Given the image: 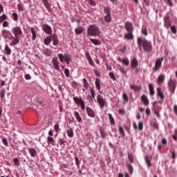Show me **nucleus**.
I'll return each instance as SVG.
<instances>
[{"label": "nucleus", "mask_w": 177, "mask_h": 177, "mask_svg": "<svg viewBox=\"0 0 177 177\" xmlns=\"http://www.w3.org/2000/svg\"><path fill=\"white\" fill-rule=\"evenodd\" d=\"M11 31L15 36H11L9 37V39L12 41L10 44V46H15V45H17V44L20 42V37H19V35H22L23 31L21 30V28L20 26L12 28Z\"/></svg>", "instance_id": "f257e3e1"}, {"label": "nucleus", "mask_w": 177, "mask_h": 177, "mask_svg": "<svg viewBox=\"0 0 177 177\" xmlns=\"http://www.w3.org/2000/svg\"><path fill=\"white\" fill-rule=\"evenodd\" d=\"M137 44L140 49H142V48H143L144 52H147V53H149V52H151V50H153L151 42L145 38L138 37Z\"/></svg>", "instance_id": "f03ea898"}, {"label": "nucleus", "mask_w": 177, "mask_h": 177, "mask_svg": "<svg viewBox=\"0 0 177 177\" xmlns=\"http://www.w3.org/2000/svg\"><path fill=\"white\" fill-rule=\"evenodd\" d=\"M88 37H98L100 35V28L96 25H91L87 29Z\"/></svg>", "instance_id": "7ed1b4c3"}, {"label": "nucleus", "mask_w": 177, "mask_h": 177, "mask_svg": "<svg viewBox=\"0 0 177 177\" xmlns=\"http://www.w3.org/2000/svg\"><path fill=\"white\" fill-rule=\"evenodd\" d=\"M128 158L129 162L127 163V168L129 169L130 175H132V174H133V166L132 165V164H133V160H135V156L132 153H128Z\"/></svg>", "instance_id": "20e7f679"}, {"label": "nucleus", "mask_w": 177, "mask_h": 177, "mask_svg": "<svg viewBox=\"0 0 177 177\" xmlns=\"http://www.w3.org/2000/svg\"><path fill=\"white\" fill-rule=\"evenodd\" d=\"M58 57L59 59V62H61V63H65L68 65L70 64V62H71V56H70V55L68 54H65L63 55L62 53L58 54Z\"/></svg>", "instance_id": "39448f33"}, {"label": "nucleus", "mask_w": 177, "mask_h": 177, "mask_svg": "<svg viewBox=\"0 0 177 177\" xmlns=\"http://www.w3.org/2000/svg\"><path fill=\"white\" fill-rule=\"evenodd\" d=\"M168 89L170 93H175V89H176V81L174 79H170L168 82Z\"/></svg>", "instance_id": "423d86ee"}, {"label": "nucleus", "mask_w": 177, "mask_h": 177, "mask_svg": "<svg viewBox=\"0 0 177 177\" xmlns=\"http://www.w3.org/2000/svg\"><path fill=\"white\" fill-rule=\"evenodd\" d=\"M104 13L106 15L104 16V20L106 23H110V21H111V12L110 11V8L104 7Z\"/></svg>", "instance_id": "0eeeda50"}, {"label": "nucleus", "mask_w": 177, "mask_h": 177, "mask_svg": "<svg viewBox=\"0 0 177 177\" xmlns=\"http://www.w3.org/2000/svg\"><path fill=\"white\" fill-rule=\"evenodd\" d=\"M97 102L98 104H100L101 109H103L104 106H106V99H104L101 95L97 96Z\"/></svg>", "instance_id": "6e6552de"}, {"label": "nucleus", "mask_w": 177, "mask_h": 177, "mask_svg": "<svg viewBox=\"0 0 177 177\" xmlns=\"http://www.w3.org/2000/svg\"><path fill=\"white\" fill-rule=\"evenodd\" d=\"M163 60H164V58L156 59L155 62V67L153 68V71H158V70H160Z\"/></svg>", "instance_id": "1a4fd4ad"}, {"label": "nucleus", "mask_w": 177, "mask_h": 177, "mask_svg": "<svg viewBox=\"0 0 177 177\" xmlns=\"http://www.w3.org/2000/svg\"><path fill=\"white\" fill-rule=\"evenodd\" d=\"M42 30L43 31H44V32L46 34H47L48 35H50V34H52V27H50L49 25L48 24H43L42 26Z\"/></svg>", "instance_id": "9d476101"}, {"label": "nucleus", "mask_w": 177, "mask_h": 177, "mask_svg": "<svg viewBox=\"0 0 177 177\" xmlns=\"http://www.w3.org/2000/svg\"><path fill=\"white\" fill-rule=\"evenodd\" d=\"M163 20L165 21V27H171V19H169V15L167 14L166 16L164 17Z\"/></svg>", "instance_id": "9b49d317"}, {"label": "nucleus", "mask_w": 177, "mask_h": 177, "mask_svg": "<svg viewBox=\"0 0 177 177\" xmlns=\"http://www.w3.org/2000/svg\"><path fill=\"white\" fill-rule=\"evenodd\" d=\"M52 63L53 64V67L54 68H55V70H60L59 66V60H57V57H53L52 59Z\"/></svg>", "instance_id": "f8f14e48"}, {"label": "nucleus", "mask_w": 177, "mask_h": 177, "mask_svg": "<svg viewBox=\"0 0 177 177\" xmlns=\"http://www.w3.org/2000/svg\"><path fill=\"white\" fill-rule=\"evenodd\" d=\"M51 41H53V45L55 46L59 45V39L57 38V35L55 34L51 35Z\"/></svg>", "instance_id": "ddd939ff"}, {"label": "nucleus", "mask_w": 177, "mask_h": 177, "mask_svg": "<svg viewBox=\"0 0 177 177\" xmlns=\"http://www.w3.org/2000/svg\"><path fill=\"white\" fill-rule=\"evenodd\" d=\"M125 29L128 32H132L133 31V28L132 27V23L131 22H126L124 24Z\"/></svg>", "instance_id": "4468645a"}, {"label": "nucleus", "mask_w": 177, "mask_h": 177, "mask_svg": "<svg viewBox=\"0 0 177 177\" xmlns=\"http://www.w3.org/2000/svg\"><path fill=\"white\" fill-rule=\"evenodd\" d=\"M86 113L88 117H91V118H95V111H93V109H91L89 106L86 107Z\"/></svg>", "instance_id": "2eb2a0df"}, {"label": "nucleus", "mask_w": 177, "mask_h": 177, "mask_svg": "<svg viewBox=\"0 0 177 177\" xmlns=\"http://www.w3.org/2000/svg\"><path fill=\"white\" fill-rule=\"evenodd\" d=\"M133 127L134 129H139V131H143V122H138V125L134 122L133 124Z\"/></svg>", "instance_id": "dca6fc26"}, {"label": "nucleus", "mask_w": 177, "mask_h": 177, "mask_svg": "<svg viewBox=\"0 0 177 177\" xmlns=\"http://www.w3.org/2000/svg\"><path fill=\"white\" fill-rule=\"evenodd\" d=\"M139 66V62L136 58L133 59L131 61V68H136Z\"/></svg>", "instance_id": "f3484780"}, {"label": "nucleus", "mask_w": 177, "mask_h": 177, "mask_svg": "<svg viewBox=\"0 0 177 177\" xmlns=\"http://www.w3.org/2000/svg\"><path fill=\"white\" fill-rule=\"evenodd\" d=\"M141 100L144 103L145 106H149L150 102L147 96H146L145 95H142L141 96Z\"/></svg>", "instance_id": "a211bd4d"}, {"label": "nucleus", "mask_w": 177, "mask_h": 177, "mask_svg": "<svg viewBox=\"0 0 177 177\" xmlns=\"http://www.w3.org/2000/svg\"><path fill=\"white\" fill-rule=\"evenodd\" d=\"M148 87L149 89V95L151 96H154V94L156 93V92L154 91V86L153 85V84L149 83L148 84Z\"/></svg>", "instance_id": "6ab92c4d"}, {"label": "nucleus", "mask_w": 177, "mask_h": 177, "mask_svg": "<svg viewBox=\"0 0 177 177\" xmlns=\"http://www.w3.org/2000/svg\"><path fill=\"white\" fill-rule=\"evenodd\" d=\"M156 91L158 93V96L160 98L161 100H164V93H162V91H161V88L158 87L156 88Z\"/></svg>", "instance_id": "aec40b11"}, {"label": "nucleus", "mask_w": 177, "mask_h": 177, "mask_svg": "<svg viewBox=\"0 0 177 177\" xmlns=\"http://www.w3.org/2000/svg\"><path fill=\"white\" fill-rule=\"evenodd\" d=\"M47 143L48 146L51 145L52 146H55V139L53 137L48 136L47 137Z\"/></svg>", "instance_id": "412c9836"}, {"label": "nucleus", "mask_w": 177, "mask_h": 177, "mask_svg": "<svg viewBox=\"0 0 177 177\" xmlns=\"http://www.w3.org/2000/svg\"><path fill=\"white\" fill-rule=\"evenodd\" d=\"M165 80V75H164L163 74H160L157 79L158 84H162V82H164Z\"/></svg>", "instance_id": "4be33fe9"}, {"label": "nucleus", "mask_w": 177, "mask_h": 177, "mask_svg": "<svg viewBox=\"0 0 177 177\" xmlns=\"http://www.w3.org/2000/svg\"><path fill=\"white\" fill-rule=\"evenodd\" d=\"M50 42H52V35L46 37L44 40V43L45 45H49Z\"/></svg>", "instance_id": "5701e85b"}, {"label": "nucleus", "mask_w": 177, "mask_h": 177, "mask_svg": "<svg viewBox=\"0 0 177 177\" xmlns=\"http://www.w3.org/2000/svg\"><path fill=\"white\" fill-rule=\"evenodd\" d=\"M42 2L44 3V6H45L46 9L47 10H50V4L49 3V0H42Z\"/></svg>", "instance_id": "b1692460"}, {"label": "nucleus", "mask_w": 177, "mask_h": 177, "mask_svg": "<svg viewBox=\"0 0 177 177\" xmlns=\"http://www.w3.org/2000/svg\"><path fill=\"white\" fill-rule=\"evenodd\" d=\"M28 151L31 157H37V151L34 148H29Z\"/></svg>", "instance_id": "393cba45"}, {"label": "nucleus", "mask_w": 177, "mask_h": 177, "mask_svg": "<svg viewBox=\"0 0 177 177\" xmlns=\"http://www.w3.org/2000/svg\"><path fill=\"white\" fill-rule=\"evenodd\" d=\"M1 34L3 37V38H8L9 35H11L12 34L9 30H3L1 32Z\"/></svg>", "instance_id": "a878e982"}, {"label": "nucleus", "mask_w": 177, "mask_h": 177, "mask_svg": "<svg viewBox=\"0 0 177 177\" xmlns=\"http://www.w3.org/2000/svg\"><path fill=\"white\" fill-rule=\"evenodd\" d=\"M75 32L77 35L82 34V32H84V27L80 26V27L76 28L75 29Z\"/></svg>", "instance_id": "bb28decb"}, {"label": "nucleus", "mask_w": 177, "mask_h": 177, "mask_svg": "<svg viewBox=\"0 0 177 177\" xmlns=\"http://www.w3.org/2000/svg\"><path fill=\"white\" fill-rule=\"evenodd\" d=\"M30 31L32 33V39L33 41H35L37 39V32H35V29L34 28H30Z\"/></svg>", "instance_id": "cd10ccee"}, {"label": "nucleus", "mask_w": 177, "mask_h": 177, "mask_svg": "<svg viewBox=\"0 0 177 177\" xmlns=\"http://www.w3.org/2000/svg\"><path fill=\"white\" fill-rule=\"evenodd\" d=\"M95 84L97 91L100 92V93H102V91H100V80H99V78H97L95 80Z\"/></svg>", "instance_id": "c85d7f7f"}, {"label": "nucleus", "mask_w": 177, "mask_h": 177, "mask_svg": "<svg viewBox=\"0 0 177 177\" xmlns=\"http://www.w3.org/2000/svg\"><path fill=\"white\" fill-rule=\"evenodd\" d=\"M99 131H100L102 139H105L106 138V133L104 131V129L103 127H100Z\"/></svg>", "instance_id": "c756f323"}, {"label": "nucleus", "mask_w": 177, "mask_h": 177, "mask_svg": "<svg viewBox=\"0 0 177 177\" xmlns=\"http://www.w3.org/2000/svg\"><path fill=\"white\" fill-rule=\"evenodd\" d=\"M74 115L78 122H81L82 121V118H81V115H80V113H78V111H75Z\"/></svg>", "instance_id": "7c9ffc66"}, {"label": "nucleus", "mask_w": 177, "mask_h": 177, "mask_svg": "<svg viewBox=\"0 0 177 177\" xmlns=\"http://www.w3.org/2000/svg\"><path fill=\"white\" fill-rule=\"evenodd\" d=\"M125 39H133V35L132 32H129L127 34L124 35Z\"/></svg>", "instance_id": "2f4dec72"}, {"label": "nucleus", "mask_w": 177, "mask_h": 177, "mask_svg": "<svg viewBox=\"0 0 177 177\" xmlns=\"http://www.w3.org/2000/svg\"><path fill=\"white\" fill-rule=\"evenodd\" d=\"M5 50H6V55H8V56H10L12 55V49L9 48V46L8 44L5 46Z\"/></svg>", "instance_id": "473e14b6"}, {"label": "nucleus", "mask_w": 177, "mask_h": 177, "mask_svg": "<svg viewBox=\"0 0 177 177\" xmlns=\"http://www.w3.org/2000/svg\"><path fill=\"white\" fill-rule=\"evenodd\" d=\"M91 42H92V44H93V45H100L102 44V42H100V40L99 39H90Z\"/></svg>", "instance_id": "72a5a7b5"}, {"label": "nucleus", "mask_w": 177, "mask_h": 177, "mask_svg": "<svg viewBox=\"0 0 177 177\" xmlns=\"http://www.w3.org/2000/svg\"><path fill=\"white\" fill-rule=\"evenodd\" d=\"M131 89H133V91H140V86L135 85V84H131L130 86Z\"/></svg>", "instance_id": "f704fd0d"}, {"label": "nucleus", "mask_w": 177, "mask_h": 177, "mask_svg": "<svg viewBox=\"0 0 177 177\" xmlns=\"http://www.w3.org/2000/svg\"><path fill=\"white\" fill-rule=\"evenodd\" d=\"M73 101L76 104H77V106H80L81 102H84L81 98H78V97H73Z\"/></svg>", "instance_id": "c9c22d12"}, {"label": "nucleus", "mask_w": 177, "mask_h": 177, "mask_svg": "<svg viewBox=\"0 0 177 177\" xmlns=\"http://www.w3.org/2000/svg\"><path fill=\"white\" fill-rule=\"evenodd\" d=\"M67 135L68 138H73L74 136V131H73V129H69L67 130Z\"/></svg>", "instance_id": "e433bc0d"}, {"label": "nucleus", "mask_w": 177, "mask_h": 177, "mask_svg": "<svg viewBox=\"0 0 177 177\" xmlns=\"http://www.w3.org/2000/svg\"><path fill=\"white\" fill-rule=\"evenodd\" d=\"M151 160V158H150V156H145V161L148 167H151V162H150Z\"/></svg>", "instance_id": "4c0bfd02"}, {"label": "nucleus", "mask_w": 177, "mask_h": 177, "mask_svg": "<svg viewBox=\"0 0 177 177\" xmlns=\"http://www.w3.org/2000/svg\"><path fill=\"white\" fill-rule=\"evenodd\" d=\"M83 86L85 89H88V88H89V83H88V81L85 78L83 79Z\"/></svg>", "instance_id": "58836bf2"}, {"label": "nucleus", "mask_w": 177, "mask_h": 177, "mask_svg": "<svg viewBox=\"0 0 177 177\" xmlns=\"http://www.w3.org/2000/svg\"><path fill=\"white\" fill-rule=\"evenodd\" d=\"M90 92H91V97H90V99L91 100H92V99H95V88H93V87H91L90 88Z\"/></svg>", "instance_id": "ea45409f"}, {"label": "nucleus", "mask_w": 177, "mask_h": 177, "mask_svg": "<svg viewBox=\"0 0 177 177\" xmlns=\"http://www.w3.org/2000/svg\"><path fill=\"white\" fill-rule=\"evenodd\" d=\"M119 132L122 138H125V131H124V128H122V127H119Z\"/></svg>", "instance_id": "a19ab883"}, {"label": "nucleus", "mask_w": 177, "mask_h": 177, "mask_svg": "<svg viewBox=\"0 0 177 177\" xmlns=\"http://www.w3.org/2000/svg\"><path fill=\"white\" fill-rule=\"evenodd\" d=\"M109 118L111 124L112 125H114V124H115L114 118H113V115L111 113H109Z\"/></svg>", "instance_id": "79ce46f5"}, {"label": "nucleus", "mask_w": 177, "mask_h": 177, "mask_svg": "<svg viewBox=\"0 0 177 177\" xmlns=\"http://www.w3.org/2000/svg\"><path fill=\"white\" fill-rule=\"evenodd\" d=\"M44 53L46 56H50V55H52V51L49 49H46L44 50Z\"/></svg>", "instance_id": "37998d69"}, {"label": "nucleus", "mask_w": 177, "mask_h": 177, "mask_svg": "<svg viewBox=\"0 0 177 177\" xmlns=\"http://www.w3.org/2000/svg\"><path fill=\"white\" fill-rule=\"evenodd\" d=\"M19 12H24V6H22L21 3H19L17 6Z\"/></svg>", "instance_id": "c03bdc74"}, {"label": "nucleus", "mask_w": 177, "mask_h": 177, "mask_svg": "<svg viewBox=\"0 0 177 177\" xmlns=\"http://www.w3.org/2000/svg\"><path fill=\"white\" fill-rule=\"evenodd\" d=\"M6 93V91L4 88H3L0 92V97L1 99H3V97H5Z\"/></svg>", "instance_id": "a18cd8bd"}, {"label": "nucleus", "mask_w": 177, "mask_h": 177, "mask_svg": "<svg viewBox=\"0 0 177 177\" xmlns=\"http://www.w3.org/2000/svg\"><path fill=\"white\" fill-rule=\"evenodd\" d=\"M109 77L113 81H115L117 79L115 78V75H114V73L113 72H111L109 73Z\"/></svg>", "instance_id": "49530a36"}, {"label": "nucleus", "mask_w": 177, "mask_h": 177, "mask_svg": "<svg viewBox=\"0 0 177 177\" xmlns=\"http://www.w3.org/2000/svg\"><path fill=\"white\" fill-rule=\"evenodd\" d=\"M75 165L77 167V168H80V164H81V162H80V159L78 158V156H76L75 158Z\"/></svg>", "instance_id": "de8ad7c7"}, {"label": "nucleus", "mask_w": 177, "mask_h": 177, "mask_svg": "<svg viewBox=\"0 0 177 177\" xmlns=\"http://www.w3.org/2000/svg\"><path fill=\"white\" fill-rule=\"evenodd\" d=\"M13 161L15 167H19V165H20V162H19V159L17 158H15Z\"/></svg>", "instance_id": "09e8293b"}, {"label": "nucleus", "mask_w": 177, "mask_h": 177, "mask_svg": "<svg viewBox=\"0 0 177 177\" xmlns=\"http://www.w3.org/2000/svg\"><path fill=\"white\" fill-rule=\"evenodd\" d=\"M170 30H171V32L173 33V34H176V32H177V30H176V26H171V28H170Z\"/></svg>", "instance_id": "8fccbe9b"}, {"label": "nucleus", "mask_w": 177, "mask_h": 177, "mask_svg": "<svg viewBox=\"0 0 177 177\" xmlns=\"http://www.w3.org/2000/svg\"><path fill=\"white\" fill-rule=\"evenodd\" d=\"M122 97L124 102H127V103H128L129 101V98H128V95L125 93H123L122 95Z\"/></svg>", "instance_id": "3c124183"}, {"label": "nucleus", "mask_w": 177, "mask_h": 177, "mask_svg": "<svg viewBox=\"0 0 177 177\" xmlns=\"http://www.w3.org/2000/svg\"><path fill=\"white\" fill-rule=\"evenodd\" d=\"M12 18H13V20H15V21H17V20H19V16L17 15V13L16 12L12 13Z\"/></svg>", "instance_id": "603ef678"}, {"label": "nucleus", "mask_w": 177, "mask_h": 177, "mask_svg": "<svg viewBox=\"0 0 177 177\" xmlns=\"http://www.w3.org/2000/svg\"><path fill=\"white\" fill-rule=\"evenodd\" d=\"M142 34H143V35H145V37H147L148 33H147V29L146 28H142Z\"/></svg>", "instance_id": "864d4df0"}, {"label": "nucleus", "mask_w": 177, "mask_h": 177, "mask_svg": "<svg viewBox=\"0 0 177 177\" xmlns=\"http://www.w3.org/2000/svg\"><path fill=\"white\" fill-rule=\"evenodd\" d=\"M122 62L125 66H129V60H128V59H123Z\"/></svg>", "instance_id": "5fc2aeb1"}, {"label": "nucleus", "mask_w": 177, "mask_h": 177, "mask_svg": "<svg viewBox=\"0 0 177 177\" xmlns=\"http://www.w3.org/2000/svg\"><path fill=\"white\" fill-rule=\"evenodd\" d=\"M58 143L59 144L60 146H63L66 143V141L64 139L59 138L58 140Z\"/></svg>", "instance_id": "6e6d98bb"}, {"label": "nucleus", "mask_w": 177, "mask_h": 177, "mask_svg": "<svg viewBox=\"0 0 177 177\" xmlns=\"http://www.w3.org/2000/svg\"><path fill=\"white\" fill-rule=\"evenodd\" d=\"M64 74H65L66 77L67 78H68V77H70V71L67 68H65L64 69Z\"/></svg>", "instance_id": "4d7b16f0"}, {"label": "nucleus", "mask_w": 177, "mask_h": 177, "mask_svg": "<svg viewBox=\"0 0 177 177\" xmlns=\"http://www.w3.org/2000/svg\"><path fill=\"white\" fill-rule=\"evenodd\" d=\"M73 88H74L75 89H76V88L78 87V82L73 81L71 84Z\"/></svg>", "instance_id": "13d9d810"}, {"label": "nucleus", "mask_w": 177, "mask_h": 177, "mask_svg": "<svg viewBox=\"0 0 177 177\" xmlns=\"http://www.w3.org/2000/svg\"><path fill=\"white\" fill-rule=\"evenodd\" d=\"M80 106L82 110H85V102L84 101H81Z\"/></svg>", "instance_id": "bf43d9fd"}, {"label": "nucleus", "mask_w": 177, "mask_h": 177, "mask_svg": "<svg viewBox=\"0 0 177 177\" xmlns=\"http://www.w3.org/2000/svg\"><path fill=\"white\" fill-rule=\"evenodd\" d=\"M88 3H90L91 6H96V2L93 0H88Z\"/></svg>", "instance_id": "052dcab7"}, {"label": "nucleus", "mask_w": 177, "mask_h": 177, "mask_svg": "<svg viewBox=\"0 0 177 177\" xmlns=\"http://www.w3.org/2000/svg\"><path fill=\"white\" fill-rule=\"evenodd\" d=\"M119 114H121V115H125V110L121 109L118 111Z\"/></svg>", "instance_id": "680f3d73"}, {"label": "nucleus", "mask_w": 177, "mask_h": 177, "mask_svg": "<svg viewBox=\"0 0 177 177\" xmlns=\"http://www.w3.org/2000/svg\"><path fill=\"white\" fill-rule=\"evenodd\" d=\"M153 127L155 129H157V130H158L159 129V126H158V123H157V122H154L153 124Z\"/></svg>", "instance_id": "e2e57ef3"}, {"label": "nucleus", "mask_w": 177, "mask_h": 177, "mask_svg": "<svg viewBox=\"0 0 177 177\" xmlns=\"http://www.w3.org/2000/svg\"><path fill=\"white\" fill-rule=\"evenodd\" d=\"M166 1V3H168V5L169 6H174V3H172V1L171 0H164Z\"/></svg>", "instance_id": "0e129e2a"}, {"label": "nucleus", "mask_w": 177, "mask_h": 177, "mask_svg": "<svg viewBox=\"0 0 177 177\" xmlns=\"http://www.w3.org/2000/svg\"><path fill=\"white\" fill-rule=\"evenodd\" d=\"M2 142H3V145H5L6 147L9 146L8 145V140H6V138H3Z\"/></svg>", "instance_id": "69168bd1"}, {"label": "nucleus", "mask_w": 177, "mask_h": 177, "mask_svg": "<svg viewBox=\"0 0 177 177\" xmlns=\"http://www.w3.org/2000/svg\"><path fill=\"white\" fill-rule=\"evenodd\" d=\"M54 129H55V132H59V124H55Z\"/></svg>", "instance_id": "338daca9"}, {"label": "nucleus", "mask_w": 177, "mask_h": 177, "mask_svg": "<svg viewBox=\"0 0 177 177\" xmlns=\"http://www.w3.org/2000/svg\"><path fill=\"white\" fill-rule=\"evenodd\" d=\"M174 113L177 116V105L174 106Z\"/></svg>", "instance_id": "774afa93"}]
</instances>
